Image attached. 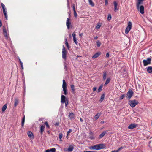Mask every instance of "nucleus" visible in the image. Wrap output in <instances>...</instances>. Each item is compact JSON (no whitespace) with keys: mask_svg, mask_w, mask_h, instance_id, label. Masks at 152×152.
<instances>
[{"mask_svg":"<svg viewBox=\"0 0 152 152\" xmlns=\"http://www.w3.org/2000/svg\"><path fill=\"white\" fill-rule=\"evenodd\" d=\"M96 44H97V47H99L101 45V43L99 41V40L97 41L96 42Z\"/></svg>","mask_w":152,"mask_h":152,"instance_id":"2f4dec72","label":"nucleus"},{"mask_svg":"<svg viewBox=\"0 0 152 152\" xmlns=\"http://www.w3.org/2000/svg\"><path fill=\"white\" fill-rule=\"evenodd\" d=\"M64 103H65V106H66L67 104L68 103V102H64Z\"/></svg>","mask_w":152,"mask_h":152,"instance_id":"e2e57ef3","label":"nucleus"},{"mask_svg":"<svg viewBox=\"0 0 152 152\" xmlns=\"http://www.w3.org/2000/svg\"><path fill=\"white\" fill-rule=\"evenodd\" d=\"M45 125L46 126L48 127V128H49V126L48 123V122H46L45 123Z\"/></svg>","mask_w":152,"mask_h":152,"instance_id":"79ce46f5","label":"nucleus"},{"mask_svg":"<svg viewBox=\"0 0 152 152\" xmlns=\"http://www.w3.org/2000/svg\"><path fill=\"white\" fill-rule=\"evenodd\" d=\"M24 122H25V116H24L23 119L22 120V126L24 125Z\"/></svg>","mask_w":152,"mask_h":152,"instance_id":"4c0bfd02","label":"nucleus"},{"mask_svg":"<svg viewBox=\"0 0 152 152\" xmlns=\"http://www.w3.org/2000/svg\"><path fill=\"white\" fill-rule=\"evenodd\" d=\"M140 5H139L137 6V4H136L137 8L138 11H139L141 13L143 14L144 13V7L142 6H140Z\"/></svg>","mask_w":152,"mask_h":152,"instance_id":"0eeeda50","label":"nucleus"},{"mask_svg":"<svg viewBox=\"0 0 152 152\" xmlns=\"http://www.w3.org/2000/svg\"><path fill=\"white\" fill-rule=\"evenodd\" d=\"M73 11H76L75 9V4H73Z\"/></svg>","mask_w":152,"mask_h":152,"instance_id":"a18cd8bd","label":"nucleus"},{"mask_svg":"<svg viewBox=\"0 0 152 152\" xmlns=\"http://www.w3.org/2000/svg\"><path fill=\"white\" fill-rule=\"evenodd\" d=\"M45 128V126L43 125H42L41 126L40 128V132L41 134H42V132L44 130V129Z\"/></svg>","mask_w":152,"mask_h":152,"instance_id":"b1692460","label":"nucleus"},{"mask_svg":"<svg viewBox=\"0 0 152 152\" xmlns=\"http://www.w3.org/2000/svg\"><path fill=\"white\" fill-rule=\"evenodd\" d=\"M74 11V16L75 17H77V14L76 13V11Z\"/></svg>","mask_w":152,"mask_h":152,"instance_id":"ea45409f","label":"nucleus"},{"mask_svg":"<svg viewBox=\"0 0 152 152\" xmlns=\"http://www.w3.org/2000/svg\"><path fill=\"white\" fill-rule=\"evenodd\" d=\"M61 102L62 103H64L66 101V97L63 95H62L61 96Z\"/></svg>","mask_w":152,"mask_h":152,"instance_id":"dca6fc26","label":"nucleus"},{"mask_svg":"<svg viewBox=\"0 0 152 152\" xmlns=\"http://www.w3.org/2000/svg\"><path fill=\"white\" fill-rule=\"evenodd\" d=\"M28 135V137L31 139H34V137L33 133L31 131H28L27 133Z\"/></svg>","mask_w":152,"mask_h":152,"instance_id":"9b49d317","label":"nucleus"},{"mask_svg":"<svg viewBox=\"0 0 152 152\" xmlns=\"http://www.w3.org/2000/svg\"><path fill=\"white\" fill-rule=\"evenodd\" d=\"M3 32L4 36L6 38H7L8 37V35L6 28H5L4 27L3 29Z\"/></svg>","mask_w":152,"mask_h":152,"instance_id":"ddd939ff","label":"nucleus"},{"mask_svg":"<svg viewBox=\"0 0 152 152\" xmlns=\"http://www.w3.org/2000/svg\"><path fill=\"white\" fill-rule=\"evenodd\" d=\"M74 149L73 145H69L68 148H64V151L65 152H71Z\"/></svg>","mask_w":152,"mask_h":152,"instance_id":"1a4fd4ad","label":"nucleus"},{"mask_svg":"<svg viewBox=\"0 0 152 152\" xmlns=\"http://www.w3.org/2000/svg\"><path fill=\"white\" fill-rule=\"evenodd\" d=\"M111 16L110 14H109L107 18V19L108 20H110L111 19Z\"/></svg>","mask_w":152,"mask_h":152,"instance_id":"e433bc0d","label":"nucleus"},{"mask_svg":"<svg viewBox=\"0 0 152 152\" xmlns=\"http://www.w3.org/2000/svg\"><path fill=\"white\" fill-rule=\"evenodd\" d=\"M106 58H108L109 57V54L108 53H107L106 54Z\"/></svg>","mask_w":152,"mask_h":152,"instance_id":"49530a36","label":"nucleus"},{"mask_svg":"<svg viewBox=\"0 0 152 152\" xmlns=\"http://www.w3.org/2000/svg\"><path fill=\"white\" fill-rule=\"evenodd\" d=\"M133 92L132 90H129L127 93L126 97L128 100H129L133 96Z\"/></svg>","mask_w":152,"mask_h":152,"instance_id":"20e7f679","label":"nucleus"},{"mask_svg":"<svg viewBox=\"0 0 152 152\" xmlns=\"http://www.w3.org/2000/svg\"><path fill=\"white\" fill-rule=\"evenodd\" d=\"M65 44H66L67 48H68V49H69V46L68 44V42H65Z\"/></svg>","mask_w":152,"mask_h":152,"instance_id":"a19ab883","label":"nucleus"},{"mask_svg":"<svg viewBox=\"0 0 152 152\" xmlns=\"http://www.w3.org/2000/svg\"><path fill=\"white\" fill-rule=\"evenodd\" d=\"M105 148V145L104 144H100L89 147L90 150H99Z\"/></svg>","mask_w":152,"mask_h":152,"instance_id":"f257e3e1","label":"nucleus"},{"mask_svg":"<svg viewBox=\"0 0 152 152\" xmlns=\"http://www.w3.org/2000/svg\"><path fill=\"white\" fill-rule=\"evenodd\" d=\"M18 101L17 99H15V103L14 105L15 106H17L18 104Z\"/></svg>","mask_w":152,"mask_h":152,"instance_id":"72a5a7b5","label":"nucleus"},{"mask_svg":"<svg viewBox=\"0 0 152 152\" xmlns=\"http://www.w3.org/2000/svg\"><path fill=\"white\" fill-rule=\"evenodd\" d=\"M22 69H23V65H22V66H21Z\"/></svg>","mask_w":152,"mask_h":152,"instance_id":"774afa93","label":"nucleus"},{"mask_svg":"<svg viewBox=\"0 0 152 152\" xmlns=\"http://www.w3.org/2000/svg\"><path fill=\"white\" fill-rule=\"evenodd\" d=\"M102 86H103L102 85H101L99 87V88L98 89V92H99L101 91L102 89Z\"/></svg>","mask_w":152,"mask_h":152,"instance_id":"473e14b6","label":"nucleus"},{"mask_svg":"<svg viewBox=\"0 0 152 152\" xmlns=\"http://www.w3.org/2000/svg\"><path fill=\"white\" fill-rule=\"evenodd\" d=\"M69 118L71 119H73L74 118V114L72 113H70L69 115Z\"/></svg>","mask_w":152,"mask_h":152,"instance_id":"6ab92c4d","label":"nucleus"},{"mask_svg":"<svg viewBox=\"0 0 152 152\" xmlns=\"http://www.w3.org/2000/svg\"><path fill=\"white\" fill-rule=\"evenodd\" d=\"M137 125L136 124H133L130 125L129 126L128 128L129 129H132L135 128L136 127Z\"/></svg>","mask_w":152,"mask_h":152,"instance_id":"4468645a","label":"nucleus"},{"mask_svg":"<svg viewBox=\"0 0 152 152\" xmlns=\"http://www.w3.org/2000/svg\"><path fill=\"white\" fill-rule=\"evenodd\" d=\"M101 123L102 124L104 123V121H102L101 122Z\"/></svg>","mask_w":152,"mask_h":152,"instance_id":"bf43d9fd","label":"nucleus"},{"mask_svg":"<svg viewBox=\"0 0 152 152\" xmlns=\"http://www.w3.org/2000/svg\"><path fill=\"white\" fill-rule=\"evenodd\" d=\"M123 147H122L119 148L118 150H114L112 151L111 152H119L120 151L123 149Z\"/></svg>","mask_w":152,"mask_h":152,"instance_id":"412c9836","label":"nucleus"},{"mask_svg":"<svg viewBox=\"0 0 152 152\" xmlns=\"http://www.w3.org/2000/svg\"><path fill=\"white\" fill-rule=\"evenodd\" d=\"M80 56H78V55H77V57H80Z\"/></svg>","mask_w":152,"mask_h":152,"instance_id":"338daca9","label":"nucleus"},{"mask_svg":"<svg viewBox=\"0 0 152 152\" xmlns=\"http://www.w3.org/2000/svg\"><path fill=\"white\" fill-rule=\"evenodd\" d=\"M138 103V101L135 99L130 100L129 101L128 104L132 107H134Z\"/></svg>","mask_w":152,"mask_h":152,"instance_id":"f03ea898","label":"nucleus"},{"mask_svg":"<svg viewBox=\"0 0 152 152\" xmlns=\"http://www.w3.org/2000/svg\"><path fill=\"white\" fill-rule=\"evenodd\" d=\"M1 5L2 8L3 10H6V9L5 8V6L3 3H1Z\"/></svg>","mask_w":152,"mask_h":152,"instance_id":"58836bf2","label":"nucleus"},{"mask_svg":"<svg viewBox=\"0 0 152 152\" xmlns=\"http://www.w3.org/2000/svg\"><path fill=\"white\" fill-rule=\"evenodd\" d=\"M89 137L91 140L94 139L95 138L93 136H90Z\"/></svg>","mask_w":152,"mask_h":152,"instance_id":"09e8293b","label":"nucleus"},{"mask_svg":"<svg viewBox=\"0 0 152 152\" xmlns=\"http://www.w3.org/2000/svg\"><path fill=\"white\" fill-rule=\"evenodd\" d=\"M101 26V24L100 23H98L96 26L95 28L97 29H99Z\"/></svg>","mask_w":152,"mask_h":152,"instance_id":"393cba45","label":"nucleus"},{"mask_svg":"<svg viewBox=\"0 0 152 152\" xmlns=\"http://www.w3.org/2000/svg\"><path fill=\"white\" fill-rule=\"evenodd\" d=\"M132 23L131 22L129 21L128 22L127 26L125 30V33L126 34H128L130 30L132 27Z\"/></svg>","mask_w":152,"mask_h":152,"instance_id":"7ed1b4c3","label":"nucleus"},{"mask_svg":"<svg viewBox=\"0 0 152 152\" xmlns=\"http://www.w3.org/2000/svg\"><path fill=\"white\" fill-rule=\"evenodd\" d=\"M97 38H98V37H97V36H96V37H94V39H96V40L97 39Z\"/></svg>","mask_w":152,"mask_h":152,"instance_id":"4d7b16f0","label":"nucleus"},{"mask_svg":"<svg viewBox=\"0 0 152 152\" xmlns=\"http://www.w3.org/2000/svg\"><path fill=\"white\" fill-rule=\"evenodd\" d=\"M71 25V22L70 21V19L69 18H68L66 20V26L67 28L68 29L70 28V26Z\"/></svg>","mask_w":152,"mask_h":152,"instance_id":"9d476101","label":"nucleus"},{"mask_svg":"<svg viewBox=\"0 0 152 152\" xmlns=\"http://www.w3.org/2000/svg\"><path fill=\"white\" fill-rule=\"evenodd\" d=\"M7 106V104H5L3 107L2 108V111L3 112H4L6 109Z\"/></svg>","mask_w":152,"mask_h":152,"instance_id":"aec40b11","label":"nucleus"},{"mask_svg":"<svg viewBox=\"0 0 152 152\" xmlns=\"http://www.w3.org/2000/svg\"><path fill=\"white\" fill-rule=\"evenodd\" d=\"M72 132V130L71 129H69V130L67 132V134L68 135H69V134Z\"/></svg>","mask_w":152,"mask_h":152,"instance_id":"37998d69","label":"nucleus"},{"mask_svg":"<svg viewBox=\"0 0 152 152\" xmlns=\"http://www.w3.org/2000/svg\"><path fill=\"white\" fill-rule=\"evenodd\" d=\"M50 149H47L45 151V152H50Z\"/></svg>","mask_w":152,"mask_h":152,"instance_id":"864d4df0","label":"nucleus"},{"mask_svg":"<svg viewBox=\"0 0 152 152\" xmlns=\"http://www.w3.org/2000/svg\"><path fill=\"white\" fill-rule=\"evenodd\" d=\"M71 88L72 90V92L73 93H74L75 92V89L74 88V86L73 85H71Z\"/></svg>","mask_w":152,"mask_h":152,"instance_id":"c756f323","label":"nucleus"},{"mask_svg":"<svg viewBox=\"0 0 152 152\" xmlns=\"http://www.w3.org/2000/svg\"><path fill=\"white\" fill-rule=\"evenodd\" d=\"M151 59L150 58H148L146 60H143L142 62L143 63L144 66H145L151 63Z\"/></svg>","mask_w":152,"mask_h":152,"instance_id":"6e6552de","label":"nucleus"},{"mask_svg":"<svg viewBox=\"0 0 152 152\" xmlns=\"http://www.w3.org/2000/svg\"><path fill=\"white\" fill-rule=\"evenodd\" d=\"M101 54L100 52H98L94 54L92 57L93 59H95L97 58Z\"/></svg>","mask_w":152,"mask_h":152,"instance_id":"f8f14e48","label":"nucleus"},{"mask_svg":"<svg viewBox=\"0 0 152 152\" xmlns=\"http://www.w3.org/2000/svg\"><path fill=\"white\" fill-rule=\"evenodd\" d=\"M63 137V134L62 133H61L59 134V138L60 139V141H62L61 139Z\"/></svg>","mask_w":152,"mask_h":152,"instance_id":"7c9ffc66","label":"nucleus"},{"mask_svg":"<svg viewBox=\"0 0 152 152\" xmlns=\"http://www.w3.org/2000/svg\"><path fill=\"white\" fill-rule=\"evenodd\" d=\"M147 71L149 73H152V67L149 66L147 69Z\"/></svg>","mask_w":152,"mask_h":152,"instance_id":"f3484780","label":"nucleus"},{"mask_svg":"<svg viewBox=\"0 0 152 152\" xmlns=\"http://www.w3.org/2000/svg\"><path fill=\"white\" fill-rule=\"evenodd\" d=\"M89 4L92 7H94V4L92 1V0H88Z\"/></svg>","mask_w":152,"mask_h":152,"instance_id":"5701e85b","label":"nucleus"},{"mask_svg":"<svg viewBox=\"0 0 152 152\" xmlns=\"http://www.w3.org/2000/svg\"><path fill=\"white\" fill-rule=\"evenodd\" d=\"M19 61H20V64L21 66H22V65H23V63L21 62V61L20 59H19Z\"/></svg>","mask_w":152,"mask_h":152,"instance_id":"603ef678","label":"nucleus"},{"mask_svg":"<svg viewBox=\"0 0 152 152\" xmlns=\"http://www.w3.org/2000/svg\"><path fill=\"white\" fill-rule=\"evenodd\" d=\"M110 79L109 78H107L104 84V86H106L110 82Z\"/></svg>","mask_w":152,"mask_h":152,"instance_id":"4be33fe9","label":"nucleus"},{"mask_svg":"<svg viewBox=\"0 0 152 152\" xmlns=\"http://www.w3.org/2000/svg\"><path fill=\"white\" fill-rule=\"evenodd\" d=\"M73 40L75 43L77 45V44L78 42L77 40V38L76 37L73 38Z\"/></svg>","mask_w":152,"mask_h":152,"instance_id":"f704fd0d","label":"nucleus"},{"mask_svg":"<svg viewBox=\"0 0 152 152\" xmlns=\"http://www.w3.org/2000/svg\"><path fill=\"white\" fill-rule=\"evenodd\" d=\"M124 98V95H122L120 97V99H122Z\"/></svg>","mask_w":152,"mask_h":152,"instance_id":"8fccbe9b","label":"nucleus"},{"mask_svg":"<svg viewBox=\"0 0 152 152\" xmlns=\"http://www.w3.org/2000/svg\"><path fill=\"white\" fill-rule=\"evenodd\" d=\"M66 53L67 51L66 50L64 46H63L62 50V57L65 60H66Z\"/></svg>","mask_w":152,"mask_h":152,"instance_id":"423d86ee","label":"nucleus"},{"mask_svg":"<svg viewBox=\"0 0 152 152\" xmlns=\"http://www.w3.org/2000/svg\"><path fill=\"white\" fill-rule=\"evenodd\" d=\"M104 94H103L102 95L101 98L100 99V102H102L104 99Z\"/></svg>","mask_w":152,"mask_h":152,"instance_id":"c85d7f7f","label":"nucleus"},{"mask_svg":"<svg viewBox=\"0 0 152 152\" xmlns=\"http://www.w3.org/2000/svg\"><path fill=\"white\" fill-rule=\"evenodd\" d=\"M72 36L73 37V38L75 37V36H76V34H75V32H74L72 33Z\"/></svg>","mask_w":152,"mask_h":152,"instance_id":"c03bdc74","label":"nucleus"},{"mask_svg":"<svg viewBox=\"0 0 152 152\" xmlns=\"http://www.w3.org/2000/svg\"><path fill=\"white\" fill-rule=\"evenodd\" d=\"M100 115V114L99 113H97L95 116V118L96 120L99 117Z\"/></svg>","mask_w":152,"mask_h":152,"instance_id":"bb28decb","label":"nucleus"},{"mask_svg":"<svg viewBox=\"0 0 152 152\" xmlns=\"http://www.w3.org/2000/svg\"><path fill=\"white\" fill-rule=\"evenodd\" d=\"M107 76V74L106 72H104L103 75V80H104L106 77Z\"/></svg>","mask_w":152,"mask_h":152,"instance_id":"cd10ccee","label":"nucleus"},{"mask_svg":"<svg viewBox=\"0 0 152 152\" xmlns=\"http://www.w3.org/2000/svg\"><path fill=\"white\" fill-rule=\"evenodd\" d=\"M83 34V33L80 34H79V36H82Z\"/></svg>","mask_w":152,"mask_h":152,"instance_id":"13d9d810","label":"nucleus"},{"mask_svg":"<svg viewBox=\"0 0 152 152\" xmlns=\"http://www.w3.org/2000/svg\"><path fill=\"white\" fill-rule=\"evenodd\" d=\"M84 152H94V151H84Z\"/></svg>","mask_w":152,"mask_h":152,"instance_id":"052dcab7","label":"nucleus"},{"mask_svg":"<svg viewBox=\"0 0 152 152\" xmlns=\"http://www.w3.org/2000/svg\"><path fill=\"white\" fill-rule=\"evenodd\" d=\"M96 87H94L93 88V91L94 92L96 91Z\"/></svg>","mask_w":152,"mask_h":152,"instance_id":"3c124183","label":"nucleus"},{"mask_svg":"<svg viewBox=\"0 0 152 152\" xmlns=\"http://www.w3.org/2000/svg\"><path fill=\"white\" fill-rule=\"evenodd\" d=\"M114 11L116 12L118 10L117 7V3L116 1H114Z\"/></svg>","mask_w":152,"mask_h":152,"instance_id":"a211bd4d","label":"nucleus"},{"mask_svg":"<svg viewBox=\"0 0 152 152\" xmlns=\"http://www.w3.org/2000/svg\"><path fill=\"white\" fill-rule=\"evenodd\" d=\"M105 4L107 5L108 4V1L107 0H105Z\"/></svg>","mask_w":152,"mask_h":152,"instance_id":"de8ad7c7","label":"nucleus"},{"mask_svg":"<svg viewBox=\"0 0 152 152\" xmlns=\"http://www.w3.org/2000/svg\"><path fill=\"white\" fill-rule=\"evenodd\" d=\"M68 134H67V135L66 137L67 138V139H68Z\"/></svg>","mask_w":152,"mask_h":152,"instance_id":"69168bd1","label":"nucleus"},{"mask_svg":"<svg viewBox=\"0 0 152 152\" xmlns=\"http://www.w3.org/2000/svg\"><path fill=\"white\" fill-rule=\"evenodd\" d=\"M50 150V152H56V149L55 148H52Z\"/></svg>","mask_w":152,"mask_h":152,"instance_id":"c9c22d12","label":"nucleus"},{"mask_svg":"<svg viewBox=\"0 0 152 152\" xmlns=\"http://www.w3.org/2000/svg\"><path fill=\"white\" fill-rule=\"evenodd\" d=\"M2 26V23L1 21L0 20V27H1Z\"/></svg>","mask_w":152,"mask_h":152,"instance_id":"6e6d98bb","label":"nucleus"},{"mask_svg":"<svg viewBox=\"0 0 152 152\" xmlns=\"http://www.w3.org/2000/svg\"><path fill=\"white\" fill-rule=\"evenodd\" d=\"M80 120L81 122H82L83 121L82 119L81 118H80Z\"/></svg>","mask_w":152,"mask_h":152,"instance_id":"0e129e2a","label":"nucleus"},{"mask_svg":"<svg viewBox=\"0 0 152 152\" xmlns=\"http://www.w3.org/2000/svg\"><path fill=\"white\" fill-rule=\"evenodd\" d=\"M67 5H68V7L69 6V0H67Z\"/></svg>","mask_w":152,"mask_h":152,"instance_id":"5fc2aeb1","label":"nucleus"},{"mask_svg":"<svg viewBox=\"0 0 152 152\" xmlns=\"http://www.w3.org/2000/svg\"><path fill=\"white\" fill-rule=\"evenodd\" d=\"M62 88L64 93L65 95H66L67 94L66 84L64 80H63Z\"/></svg>","mask_w":152,"mask_h":152,"instance_id":"39448f33","label":"nucleus"},{"mask_svg":"<svg viewBox=\"0 0 152 152\" xmlns=\"http://www.w3.org/2000/svg\"><path fill=\"white\" fill-rule=\"evenodd\" d=\"M107 132L106 131H103L101 134L99 136L98 138L99 139H101L104 136V135L106 134Z\"/></svg>","mask_w":152,"mask_h":152,"instance_id":"2eb2a0df","label":"nucleus"},{"mask_svg":"<svg viewBox=\"0 0 152 152\" xmlns=\"http://www.w3.org/2000/svg\"><path fill=\"white\" fill-rule=\"evenodd\" d=\"M65 42H67V39L66 38H65Z\"/></svg>","mask_w":152,"mask_h":152,"instance_id":"680f3d73","label":"nucleus"},{"mask_svg":"<svg viewBox=\"0 0 152 152\" xmlns=\"http://www.w3.org/2000/svg\"><path fill=\"white\" fill-rule=\"evenodd\" d=\"M6 9L3 10V13H4V15L5 16V17L6 19L7 20V12L6 11Z\"/></svg>","mask_w":152,"mask_h":152,"instance_id":"a878e982","label":"nucleus"}]
</instances>
